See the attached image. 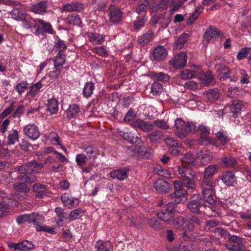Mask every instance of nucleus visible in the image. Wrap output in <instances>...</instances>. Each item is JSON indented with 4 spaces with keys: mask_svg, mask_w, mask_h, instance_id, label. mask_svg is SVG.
<instances>
[{
    "mask_svg": "<svg viewBox=\"0 0 251 251\" xmlns=\"http://www.w3.org/2000/svg\"><path fill=\"white\" fill-rule=\"evenodd\" d=\"M187 59V55L184 51H181L175 56L174 58L170 61V64L172 65L176 69H181L186 66Z\"/></svg>",
    "mask_w": 251,
    "mask_h": 251,
    "instance_id": "obj_13",
    "label": "nucleus"
},
{
    "mask_svg": "<svg viewBox=\"0 0 251 251\" xmlns=\"http://www.w3.org/2000/svg\"><path fill=\"white\" fill-rule=\"evenodd\" d=\"M107 12L110 23L115 25L122 23L124 13L118 6L110 5L107 9Z\"/></svg>",
    "mask_w": 251,
    "mask_h": 251,
    "instance_id": "obj_7",
    "label": "nucleus"
},
{
    "mask_svg": "<svg viewBox=\"0 0 251 251\" xmlns=\"http://www.w3.org/2000/svg\"><path fill=\"white\" fill-rule=\"evenodd\" d=\"M242 105L243 102L241 100H235L233 101L229 107L230 110L233 114V116L236 117L240 114Z\"/></svg>",
    "mask_w": 251,
    "mask_h": 251,
    "instance_id": "obj_29",
    "label": "nucleus"
},
{
    "mask_svg": "<svg viewBox=\"0 0 251 251\" xmlns=\"http://www.w3.org/2000/svg\"><path fill=\"white\" fill-rule=\"evenodd\" d=\"M95 248L97 251H110L111 243L109 241L99 240L96 244Z\"/></svg>",
    "mask_w": 251,
    "mask_h": 251,
    "instance_id": "obj_33",
    "label": "nucleus"
},
{
    "mask_svg": "<svg viewBox=\"0 0 251 251\" xmlns=\"http://www.w3.org/2000/svg\"><path fill=\"white\" fill-rule=\"evenodd\" d=\"M154 188L160 194H166L170 192L171 187L169 183L164 179L160 178L154 183Z\"/></svg>",
    "mask_w": 251,
    "mask_h": 251,
    "instance_id": "obj_20",
    "label": "nucleus"
},
{
    "mask_svg": "<svg viewBox=\"0 0 251 251\" xmlns=\"http://www.w3.org/2000/svg\"><path fill=\"white\" fill-rule=\"evenodd\" d=\"M215 137L217 141L222 146L226 145L230 141L226 131L223 129H221L216 133Z\"/></svg>",
    "mask_w": 251,
    "mask_h": 251,
    "instance_id": "obj_28",
    "label": "nucleus"
},
{
    "mask_svg": "<svg viewBox=\"0 0 251 251\" xmlns=\"http://www.w3.org/2000/svg\"><path fill=\"white\" fill-rule=\"evenodd\" d=\"M154 34L152 30H148L139 38L138 40L139 44L143 46L148 44L153 38Z\"/></svg>",
    "mask_w": 251,
    "mask_h": 251,
    "instance_id": "obj_31",
    "label": "nucleus"
},
{
    "mask_svg": "<svg viewBox=\"0 0 251 251\" xmlns=\"http://www.w3.org/2000/svg\"><path fill=\"white\" fill-rule=\"evenodd\" d=\"M200 187L201 190V199L203 203L207 202L211 205H214L216 203V201L213 197V193L215 190L214 185L200 184Z\"/></svg>",
    "mask_w": 251,
    "mask_h": 251,
    "instance_id": "obj_8",
    "label": "nucleus"
},
{
    "mask_svg": "<svg viewBox=\"0 0 251 251\" xmlns=\"http://www.w3.org/2000/svg\"><path fill=\"white\" fill-rule=\"evenodd\" d=\"M165 142L167 145L170 146V147H176V148H181L182 146V145L180 142L175 139L173 137H167L166 138Z\"/></svg>",
    "mask_w": 251,
    "mask_h": 251,
    "instance_id": "obj_52",
    "label": "nucleus"
},
{
    "mask_svg": "<svg viewBox=\"0 0 251 251\" xmlns=\"http://www.w3.org/2000/svg\"><path fill=\"white\" fill-rule=\"evenodd\" d=\"M151 77L156 79L158 81H161L164 82H167L170 79L169 76L166 74L162 72L156 73L155 72H151L150 74Z\"/></svg>",
    "mask_w": 251,
    "mask_h": 251,
    "instance_id": "obj_41",
    "label": "nucleus"
},
{
    "mask_svg": "<svg viewBox=\"0 0 251 251\" xmlns=\"http://www.w3.org/2000/svg\"><path fill=\"white\" fill-rule=\"evenodd\" d=\"M68 24L78 26H82V22L80 17L77 14L69 15L67 18Z\"/></svg>",
    "mask_w": 251,
    "mask_h": 251,
    "instance_id": "obj_38",
    "label": "nucleus"
},
{
    "mask_svg": "<svg viewBox=\"0 0 251 251\" xmlns=\"http://www.w3.org/2000/svg\"><path fill=\"white\" fill-rule=\"evenodd\" d=\"M216 73L221 81H225L227 78H230V81H232V78L230 76L231 74V71L229 68L224 64L218 63L215 67Z\"/></svg>",
    "mask_w": 251,
    "mask_h": 251,
    "instance_id": "obj_12",
    "label": "nucleus"
},
{
    "mask_svg": "<svg viewBox=\"0 0 251 251\" xmlns=\"http://www.w3.org/2000/svg\"><path fill=\"white\" fill-rule=\"evenodd\" d=\"M131 126L134 128H138L144 132H149L154 129V125L149 122H145L142 119H137L132 122Z\"/></svg>",
    "mask_w": 251,
    "mask_h": 251,
    "instance_id": "obj_19",
    "label": "nucleus"
},
{
    "mask_svg": "<svg viewBox=\"0 0 251 251\" xmlns=\"http://www.w3.org/2000/svg\"><path fill=\"white\" fill-rule=\"evenodd\" d=\"M149 5L150 3L149 0H145L143 3H141L138 5L136 9L137 13L139 15L141 14L143 12L146 13V8Z\"/></svg>",
    "mask_w": 251,
    "mask_h": 251,
    "instance_id": "obj_61",
    "label": "nucleus"
},
{
    "mask_svg": "<svg viewBox=\"0 0 251 251\" xmlns=\"http://www.w3.org/2000/svg\"><path fill=\"white\" fill-rule=\"evenodd\" d=\"M187 222L186 225V230L188 232H192L195 228L201 226L203 223V220L195 215L190 214L187 219Z\"/></svg>",
    "mask_w": 251,
    "mask_h": 251,
    "instance_id": "obj_15",
    "label": "nucleus"
},
{
    "mask_svg": "<svg viewBox=\"0 0 251 251\" xmlns=\"http://www.w3.org/2000/svg\"><path fill=\"white\" fill-rule=\"evenodd\" d=\"M109 176L113 178H116L120 180H123L128 176V170L125 168H120L117 170L111 171Z\"/></svg>",
    "mask_w": 251,
    "mask_h": 251,
    "instance_id": "obj_23",
    "label": "nucleus"
},
{
    "mask_svg": "<svg viewBox=\"0 0 251 251\" xmlns=\"http://www.w3.org/2000/svg\"><path fill=\"white\" fill-rule=\"evenodd\" d=\"M199 142L201 144H210L213 145H215L216 143L214 139L203 135L200 136Z\"/></svg>",
    "mask_w": 251,
    "mask_h": 251,
    "instance_id": "obj_58",
    "label": "nucleus"
},
{
    "mask_svg": "<svg viewBox=\"0 0 251 251\" xmlns=\"http://www.w3.org/2000/svg\"><path fill=\"white\" fill-rule=\"evenodd\" d=\"M182 164H192L195 161V158L193 155L191 153H187L183 155L180 159Z\"/></svg>",
    "mask_w": 251,
    "mask_h": 251,
    "instance_id": "obj_54",
    "label": "nucleus"
},
{
    "mask_svg": "<svg viewBox=\"0 0 251 251\" xmlns=\"http://www.w3.org/2000/svg\"><path fill=\"white\" fill-rule=\"evenodd\" d=\"M174 192L168 196V200L177 205L182 202V196L187 194V191L184 188L182 183L179 181L173 182Z\"/></svg>",
    "mask_w": 251,
    "mask_h": 251,
    "instance_id": "obj_3",
    "label": "nucleus"
},
{
    "mask_svg": "<svg viewBox=\"0 0 251 251\" xmlns=\"http://www.w3.org/2000/svg\"><path fill=\"white\" fill-rule=\"evenodd\" d=\"M22 251H29L34 248L33 243L28 240L21 242Z\"/></svg>",
    "mask_w": 251,
    "mask_h": 251,
    "instance_id": "obj_60",
    "label": "nucleus"
},
{
    "mask_svg": "<svg viewBox=\"0 0 251 251\" xmlns=\"http://www.w3.org/2000/svg\"><path fill=\"white\" fill-rule=\"evenodd\" d=\"M22 150L25 151H29L33 150V146L28 141L23 139L19 144Z\"/></svg>",
    "mask_w": 251,
    "mask_h": 251,
    "instance_id": "obj_55",
    "label": "nucleus"
},
{
    "mask_svg": "<svg viewBox=\"0 0 251 251\" xmlns=\"http://www.w3.org/2000/svg\"><path fill=\"white\" fill-rule=\"evenodd\" d=\"M47 110L51 114H56L58 110V103L55 99H51L48 100Z\"/></svg>",
    "mask_w": 251,
    "mask_h": 251,
    "instance_id": "obj_34",
    "label": "nucleus"
},
{
    "mask_svg": "<svg viewBox=\"0 0 251 251\" xmlns=\"http://www.w3.org/2000/svg\"><path fill=\"white\" fill-rule=\"evenodd\" d=\"M44 221L43 217L39 214L33 212L29 214H23L16 217V221L19 225L27 222L29 224L33 223L37 226Z\"/></svg>",
    "mask_w": 251,
    "mask_h": 251,
    "instance_id": "obj_6",
    "label": "nucleus"
},
{
    "mask_svg": "<svg viewBox=\"0 0 251 251\" xmlns=\"http://www.w3.org/2000/svg\"><path fill=\"white\" fill-rule=\"evenodd\" d=\"M61 200L65 206L69 208L75 207L78 205V202L75 203L74 199L67 193H64L61 196Z\"/></svg>",
    "mask_w": 251,
    "mask_h": 251,
    "instance_id": "obj_26",
    "label": "nucleus"
},
{
    "mask_svg": "<svg viewBox=\"0 0 251 251\" xmlns=\"http://www.w3.org/2000/svg\"><path fill=\"white\" fill-rule=\"evenodd\" d=\"M178 174L183 185L188 189H194L196 187L194 180L196 178L195 173L190 168L183 164L178 167Z\"/></svg>",
    "mask_w": 251,
    "mask_h": 251,
    "instance_id": "obj_2",
    "label": "nucleus"
},
{
    "mask_svg": "<svg viewBox=\"0 0 251 251\" xmlns=\"http://www.w3.org/2000/svg\"><path fill=\"white\" fill-rule=\"evenodd\" d=\"M18 172L20 175L18 177V180L27 183H32L37 181V178L35 173H32L27 170L22 171L21 168L18 167Z\"/></svg>",
    "mask_w": 251,
    "mask_h": 251,
    "instance_id": "obj_14",
    "label": "nucleus"
},
{
    "mask_svg": "<svg viewBox=\"0 0 251 251\" xmlns=\"http://www.w3.org/2000/svg\"><path fill=\"white\" fill-rule=\"evenodd\" d=\"M200 78L201 80V83L207 85L212 81L214 79V76L210 72H207L201 74Z\"/></svg>",
    "mask_w": 251,
    "mask_h": 251,
    "instance_id": "obj_48",
    "label": "nucleus"
},
{
    "mask_svg": "<svg viewBox=\"0 0 251 251\" xmlns=\"http://www.w3.org/2000/svg\"><path fill=\"white\" fill-rule=\"evenodd\" d=\"M218 167L216 165H210L204 170L202 178L200 181V184L205 185H214L212 177L217 172Z\"/></svg>",
    "mask_w": 251,
    "mask_h": 251,
    "instance_id": "obj_10",
    "label": "nucleus"
},
{
    "mask_svg": "<svg viewBox=\"0 0 251 251\" xmlns=\"http://www.w3.org/2000/svg\"><path fill=\"white\" fill-rule=\"evenodd\" d=\"M13 187L15 191L19 193L28 194L30 189L24 182H17L13 184Z\"/></svg>",
    "mask_w": 251,
    "mask_h": 251,
    "instance_id": "obj_35",
    "label": "nucleus"
},
{
    "mask_svg": "<svg viewBox=\"0 0 251 251\" xmlns=\"http://www.w3.org/2000/svg\"><path fill=\"white\" fill-rule=\"evenodd\" d=\"M176 205L171 202L166 204L157 212L158 218L162 221L166 223H170L174 218V213Z\"/></svg>",
    "mask_w": 251,
    "mask_h": 251,
    "instance_id": "obj_4",
    "label": "nucleus"
},
{
    "mask_svg": "<svg viewBox=\"0 0 251 251\" xmlns=\"http://www.w3.org/2000/svg\"><path fill=\"white\" fill-rule=\"evenodd\" d=\"M184 3V2L180 0H177L176 2H175V1L172 4L170 5L171 13L173 14L175 12L178 11L179 9L183 7Z\"/></svg>",
    "mask_w": 251,
    "mask_h": 251,
    "instance_id": "obj_57",
    "label": "nucleus"
},
{
    "mask_svg": "<svg viewBox=\"0 0 251 251\" xmlns=\"http://www.w3.org/2000/svg\"><path fill=\"white\" fill-rule=\"evenodd\" d=\"M32 190L34 192L37 193L35 195L36 198H44L47 196L46 186L44 185L37 183H35L33 186Z\"/></svg>",
    "mask_w": 251,
    "mask_h": 251,
    "instance_id": "obj_27",
    "label": "nucleus"
},
{
    "mask_svg": "<svg viewBox=\"0 0 251 251\" xmlns=\"http://www.w3.org/2000/svg\"><path fill=\"white\" fill-rule=\"evenodd\" d=\"M44 164L36 160H33L26 164L20 166L22 171L27 170L32 173L39 174L43 168Z\"/></svg>",
    "mask_w": 251,
    "mask_h": 251,
    "instance_id": "obj_17",
    "label": "nucleus"
},
{
    "mask_svg": "<svg viewBox=\"0 0 251 251\" xmlns=\"http://www.w3.org/2000/svg\"><path fill=\"white\" fill-rule=\"evenodd\" d=\"M221 35V32L217 28L210 26L203 34V38L208 42L214 41Z\"/></svg>",
    "mask_w": 251,
    "mask_h": 251,
    "instance_id": "obj_22",
    "label": "nucleus"
},
{
    "mask_svg": "<svg viewBox=\"0 0 251 251\" xmlns=\"http://www.w3.org/2000/svg\"><path fill=\"white\" fill-rule=\"evenodd\" d=\"M172 221L173 225L176 229L183 231L182 237L184 239L186 240L189 238L190 236L187 234L188 231L186 228V225L187 223V219L182 216H179L175 217L174 219H173Z\"/></svg>",
    "mask_w": 251,
    "mask_h": 251,
    "instance_id": "obj_11",
    "label": "nucleus"
},
{
    "mask_svg": "<svg viewBox=\"0 0 251 251\" xmlns=\"http://www.w3.org/2000/svg\"><path fill=\"white\" fill-rule=\"evenodd\" d=\"M251 48H244L241 49L238 53L237 59L240 60L246 57L250 52Z\"/></svg>",
    "mask_w": 251,
    "mask_h": 251,
    "instance_id": "obj_63",
    "label": "nucleus"
},
{
    "mask_svg": "<svg viewBox=\"0 0 251 251\" xmlns=\"http://www.w3.org/2000/svg\"><path fill=\"white\" fill-rule=\"evenodd\" d=\"M19 134L17 130L13 129L11 130L7 137V144L12 145L15 144L19 140Z\"/></svg>",
    "mask_w": 251,
    "mask_h": 251,
    "instance_id": "obj_40",
    "label": "nucleus"
},
{
    "mask_svg": "<svg viewBox=\"0 0 251 251\" xmlns=\"http://www.w3.org/2000/svg\"><path fill=\"white\" fill-rule=\"evenodd\" d=\"M225 245L230 251H246L242 238L236 235L230 236Z\"/></svg>",
    "mask_w": 251,
    "mask_h": 251,
    "instance_id": "obj_9",
    "label": "nucleus"
},
{
    "mask_svg": "<svg viewBox=\"0 0 251 251\" xmlns=\"http://www.w3.org/2000/svg\"><path fill=\"white\" fill-rule=\"evenodd\" d=\"M55 212L59 219L64 220L68 219V214L64 212L63 209L61 207H56Z\"/></svg>",
    "mask_w": 251,
    "mask_h": 251,
    "instance_id": "obj_62",
    "label": "nucleus"
},
{
    "mask_svg": "<svg viewBox=\"0 0 251 251\" xmlns=\"http://www.w3.org/2000/svg\"><path fill=\"white\" fill-rule=\"evenodd\" d=\"M48 1H42L31 7L32 12L36 14H42L47 12Z\"/></svg>",
    "mask_w": 251,
    "mask_h": 251,
    "instance_id": "obj_30",
    "label": "nucleus"
},
{
    "mask_svg": "<svg viewBox=\"0 0 251 251\" xmlns=\"http://www.w3.org/2000/svg\"><path fill=\"white\" fill-rule=\"evenodd\" d=\"M82 213V210L80 208L75 209L72 211L68 215V219L70 221L75 220L80 217V214Z\"/></svg>",
    "mask_w": 251,
    "mask_h": 251,
    "instance_id": "obj_56",
    "label": "nucleus"
},
{
    "mask_svg": "<svg viewBox=\"0 0 251 251\" xmlns=\"http://www.w3.org/2000/svg\"><path fill=\"white\" fill-rule=\"evenodd\" d=\"M220 178L227 186H233L236 184V178L232 172L226 171L224 172L220 176Z\"/></svg>",
    "mask_w": 251,
    "mask_h": 251,
    "instance_id": "obj_21",
    "label": "nucleus"
},
{
    "mask_svg": "<svg viewBox=\"0 0 251 251\" xmlns=\"http://www.w3.org/2000/svg\"><path fill=\"white\" fill-rule=\"evenodd\" d=\"M219 225V222L215 220H210L206 221L205 229L208 231L213 232V230Z\"/></svg>",
    "mask_w": 251,
    "mask_h": 251,
    "instance_id": "obj_53",
    "label": "nucleus"
},
{
    "mask_svg": "<svg viewBox=\"0 0 251 251\" xmlns=\"http://www.w3.org/2000/svg\"><path fill=\"white\" fill-rule=\"evenodd\" d=\"M198 73L196 71H191L188 69H185L181 72L180 77L184 80L191 79L193 77H196Z\"/></svg>",
    "mask_w": 251,
    "mask_h": 251,
    "instance_id": "obj_44",
    "label": "nucleus"
},
{
    "mask_svg": "<svg viewBox=\"0 0 251 251\" xmlns=\"http://www.w3.org/2000/svg\"><path fill=\"white\" fill-rule=\"evenodd\" d=\"M163 135L161 131H154L150 133L148 137L151 142L152 143L159 142Z\"/></svg>",
    "mask_w": 251,
    "mask_h": 251,
    "instance_id": "obj_45",
    "label": "nucleus"
},
{
    "mask_svg": "<svg viewBox=\"0 0 251 251\" xmlns=\"http://www.w3.org/2000/svg\"><path fill=\"white\" fill-rule=\"evenodd\" d=\"M97 149L92 146H88L85 148L84 151L86 153V156L88 158L94 161L97 155Z\"/></svg>",
    "mask_w": 251,
    "mask_h": 251,
    "instance_id": "obj_51",
    "label": "nucleus"
},
{
    "mask_svg": "<svg viewBox=\"0 0 251 251\" xmlns=\"http://www.w3.org/2000/svg\"><path fill=\"white\" fill-rule=\"evenodd\" d=\"M89 41L95 45H101L105 41V36L95 32L88 33Z\"/></svg>",
    "mask_w": 251,
    "mask_h": 251,
    "instance_id": "obj_25",
    "label": "nucleus"
},
{
    "mask_svg": "<svg viewBox=\"0 0 251 251\" xmlns=\"http://www.w3.org/2000/svg\"><path fill=\"white\" fill-rule=\"evenodd\" d=\"M95 88L94 84L92 82H87L83 88V95L85 98H89L93 94Z\"/></svg>",
    "mask_w": 251,
    "mask_h": 251,
    "instance_id": "obj_42",
    "label": "nucleus"
},
{
    "mask_svg": "<svg viewBox=\"0 0 251 251\" xmlns=\"http://www.w3.org/2000/svg\"><path fill=\"white\" fill-rule=\"evenodd\" d=\"M28 85V84L27 82L25 81H22L16 85L15 89L19 94H21L25 91V90L27 89Z\"/></svg>",
    "mask_w": 251,
    "mask_h": 251,
    "instance_id": "obj_64",
    "label": "nucleus"
},
{
    "mask_svg": "<svg viewBox=\"0 0 251 251\" xmlns=\"http://www.w3.org/2000/svg\"><path fill=\"white\" fill-rule=\"evenodd\" d=\"M188 36L187 34L185 33H182L175 42L174 47L178 50L182 49L184 44L187 41Z\"/></svg>",
    "mask_w": 251,
    "mask_h": 251,
    "instance_id": "obj_39",
    "label": "nucleus"
},
{
    "mask_svg": "<svg viewBox=\"0 0 251 251\" xmlns=\"http://www.w3.org/2000/svg\"><path fill=\"white\" fill-rule=\"evenodd\" d=\"M206 203H203L201 196L200 195L193 196L187 203L188 210L193 214H200L202 212L201 209L207 207Z\"/></svg>",
    "mask_w": 251,
    "mask_h": 251,
    "instance_id": "obj_5",
    "label": "nucleus"
},
{
    "mask_svg": "<svg viewBox=\"0 0 251 251\" xmlns=\"http://www.w3.org/2000/svg\"><path fill=\"white\" fill-rule=\"evenodd\" d=\"M42 86V84L40 82L32 85L30 87L29 91L28 93V94L32 96H35L38 92Z\"/></svg>",
    "mask_w": 251,
    "mask_h": 251,
    "instance_id": "obj_59",
    "label": "nucleus"
},
{
    "mask_svg": "<svg viewBox=\"0 0 251 251\" xmlns=\"http://www.w3.org/2000/svg\"><path fill=\"white\" fill-rule=\"evenodd\" d=\"M66 55L61 51H59L57 55L53 59V64L54 68H61L65 63Z\"/></svg>",
    "mask_w": 251,
    "mask_h": 251,
    "instance_id": "obj_32",
    "label": "nucleus"
},
{
    "mask_svg": "<svg viewBox=\"0 0 251 251\" xmlns=\"http://www.w3.org/2000/svg\"><path fill=\"white\" fill-rule=\"evenodd\" d=\"M147 21L145 16L138 17L137 20L134 22L133 27L136 30H139L141 27H143Z\"/></svg>",
    "mask_w": 251,
    "mask_h": 251,
    "instance_id": "obj_47",
    "label": "nucleus"
},
{
    "mask_svg": "<svg viewBox=\"0 0 251 251\" xmlns=\"http://www.w3.org/2000/svg\"><path fill=\"white\" fill-rule=\"evenodd\" d=\"M175 134L180 139H182L186 135L196 130V126L192 122L186 124L181 118H177L175 120V126L173 127Z\"/></svg>",
    "mask_w": 251,
    "mask_h": 251,
    "instance_id": "obj_1",
    "label": "nucleus"
},
{
    "mask_svg": "<svg viewBox=\"0 0 251 251\" xmlns=\"http://www.w3.org/2000/svg\"><path fill=\"white\" fill-rule=\"evenodd\" d=\"M35 22L37 23L34 25V28L36 29L35 33L37 35L44 32L51 33L52 28L50 23L46 22L41 19H38Z\"/></svg>",
    "mask_w": 251,
    "mask_h": 251,
    "instance_id": "obj_16",
    "label": "nucleus"
},
{
    "mask_svg": "<svg viewBox=\"0 0 251 251\" xmlns=\"http://www.w3.org/2000/svg\"><path fill=\"white\" fill-rule=\"evenodd\" d=\"M163 91L162 85L158 82H154L151 85V93L154 96L160 95Z\"/></svg>",
    "mask_w": 251,
    "mask_h": 251,
    "instance_id": "obj_50",
    "label": "nucleus"
},
{
    "mask_svg": "<svg viewBox=\"0 0 251 251\" xmlns=\"http://www.w3.org/2000/svg\"><path fill=\"white\" fill-rule=\"evenodd\" d=\"M213 232L216 235L220 236L221 238L224 239L228 240L230 236L229 232L222 227L215 228L213 230Z\"/></svg>",
    "mask_w": 251,
    "mask_h": 251,
    "instance_id": "obj_43",
    "label": "nucleus"
},
{
    "mask_svg": "<svg viewBox=\"0 0 251 251\" xmlns=\"http://www.w3.org/2000/svg\"><path fill=\"white\" fill-rule=\"evenodd\" d=\"M79 111L80 108L78 105L76 104H71L66 111L67 116L69 118L76 117Z\"/></svg>",
    "mask_w": 251,
    "mask_h": 251,
    "instance_id": "obj_36",
    "label": "nucleus"
},
{
    "mask_svg": "<svg viewBox=\"0 0 251 251\" xmlns=\"http://www.w3.org/2000/svg\"><path fill=\"white\" fill-rule=\"evenodd\" d=\"M167 54V50L163 46L156 47L153 51V57L157 61L163 60L166 58Z\"/></svg>",
    "mask_w": 251,
    "mask_h": 251,
    "instance_id": "obj_24",
    "label": "nucleus"
},
{
    "mask_svg": "<svg viewBox=\"0 0 251 251\" xmlns=\"http://www.w3.org/2000/svg\"><path fill=\"white\" fill-rule=\"evenodd\" d=\"M12 18L17 20L23 21L26 16L25 12L21 8H14L11 11Z\"/></svg>",
    "mask_w": 251,
    "mask_h": 251,
    "instance_id": "obj_37",
    "label": "nucleus"
},
{
    "mask_svg": "<svg viewBox=\"0 0 251 251\" xmlns=\"http://www.w3.org/2000/svg\"><path fill=\"white\" fill-rule=\"evenodd\" d=\"M24 132L28 138L32 140L37 139L40 135L38 126L34 124L26 125L24 127Z\"/></svg>",
    "mask_w": 251,
    "mask_h": 251,
    "instance_id": "obj_18",
    "label": "nucleus"
},
{
    "mask_svg": "<svg viewBox=\"0 0 251 251\" xmlns=\"http://www.w3.org/2000/svg\"><path fill=\"white\" fill-rule=\"evenodd\" d=\"M221 162L226 167H233L236 164L235 158L232 156H227L223 157Z\"/></svg>",
    "mask_w": 251,
    "mask_h": 251,
    "instance_id": "obj_46",
    "label": "nucleus"
},
{
    "mask_svg": "<svg viewBox=\"0 0 251 251\" xmlns=\"http://www.w3.org/2000/svg\"><path fill=\"white\" fill-rule=\"evenodd\" d=\"M207 98L210 101H214L219 99L220 93L216 89L209 90L206 93Z\"/></svg>",
    "mask_w": 251,
    "mask_h": 251,
    "instance_id": "obj_49",
    "label": "nucleus"
}]
</instances>
